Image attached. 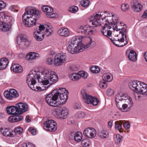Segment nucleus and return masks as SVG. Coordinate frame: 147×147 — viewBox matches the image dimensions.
Here are the masks:
<instances>
[{"label": "nucleus", "instance_id": "de8ad7c7", "mask_svg": "<svg viewBox=\"0 0 147 147\" xmlns=\"http://www.w3.org/2000/svg\"><path fill=\"white\" fill-rule=\"evenodd\" d=\"M23 131V129L20 127H18L15 128L14 132L17 134H20Z\"/></svg>", "mask_w": 147, "mask_h": 147}, {"label": "nucleus", "instance_id": "603ef678", "mask_svg": "<svg viewBox=\"0 0 147 147\" xmlns=\"http://www.w3.org/2000/svg\"><path fill=\"white\" fill-rule=\"evenodd\" d=\"M129 5L127 4H123L121 6V9L123 11H126L129 8Z\"/></svg>", "mask_w": 147, "mask_h": 147}, {"label": "nucleus", "instance_id": "338daca9", "mask_svg": "<svg viewBox=\"0 0 147 147\" xmlns=\"http://www.w3.org/2000/svg\"><path fill=\"white\" fill-rule=\"evenodd\" d=\"M144 56L145 60L147 62V52L144 53Z\"/></svg>", "mask_w": 147, "mask_h": 147}, {"label": "nucleus", "instance_id": "4468645a", "mask_svg": "<svg viewBox=\"0 0 147 147\" xmlns=\"http://www.w3.org/2000/svg\"><path fill=\"white\" fill-rule=\"evenodd\" d=\"M44 128L47 131H54L57 129V126L56 122L52 120L47 121L44 123Z\"/></svg>", "mask_w": 147, "mask_h": 147}, {"label": "nucleus", "instance_id": "e2e57ef3", "mask_svg": "<svg viewBox=\"0 0 147 147\" xmlns=\"http://www.w3.org/2000/svg\"><path fill=\"white\" fill-rule=\"evenodd\" d=\"M142 18H147V11H144L142 15Z\"/></svg>", "mask_w": 147, "mask_h": 147}, {"label": "nucleus", "instance_id": "4be33fe9", "mask_svg": "<svg viewBox=\"0 0 147 147\" xmlns=\"http://www.w3.org/2000/svg\"><path fill=\"white\" fill-rule=\"evenodd\" d=\"M40 56V54L38 53L30 52L26 55V59L29 61H32L36 59Z\"/></svg>", "mask_w": 147, "mask_h": 147}, {"label": "nucleus", "instance_id": "b1692460", "mask_svg": "<svg viewBox=\"0 0 147 147\" xmlns=\"http://www.w3.org/2000/svg\"><path fill=\"white\" fill-rule=\"evenodd\" d=\"M11 71L16 73H22L23 71V68L18 64H13L11 67Z\"/></svg>", "mask_w": 147, "mask_h": 147}, {"label": "nucleus", "instance_id": "7c9ffc66", "mask_svg": "<svg viewBox=\"0 0 147 147\" xmlns=\"http://www.w3.org/2000/svg\"><path fill=\"white\" fill-rule=\"evenodd\" d=\"M0 131L4 136L7 137H13V134L8 128H1L0 129Z\"/></svg>", "mask_w": 147, "mask_h": 147}, {"label": "nucleus", "instance_id": "864d4df0", "mask_svg": "<svg viewBox=\"0 0 147 147\" xmlns=\"http://www.w3.org/2000/svg\"><path fill=\"white\" fill-rule=\"evenodd\" d=\"M69 69L72 71H76L78 70V67L75 65H72L70 66Z\"/></svg>", "mask_w": 147, "mask_h": 147}, {"label": "nucleus", "instance_id": "f03ea898", "mask_svg": "<svg viewBox=\"0 0 147 147\" xmlns=\"http://www.w3.org/2000/svg\"><path fill=\"white\" fill-rule=\"evenodd\" d=\"M42 74L43 75L42 78H40L35 71L32 70L27 76V82L32 90L39 92L46 90L58 80V76L54 71L46 70Z\"/></svg>", "mask_w": 147, "mask_h": 147}, {"label": "nucleus", "instance_id": "c03bdc74", "mask_svg": "<svg viewBox=\"0 0 147 147\" xmlns=\"http://www.w3.org/2000/svg\"><path fill=\"white\" fill-rule=\"evenodd\" d=\"M4 95L5 97L8 99L9 100H12L13 98H14V97L10 94V92L8 91H5L4 92Z\"/></svg>", "mask_w": 147, "mask_h": 147}, {"label": "nucleus", "instance_id": "a19ab883", "mask_svg": "<svg viewBox=\"0 0 147 147\" xmlns=\"http://www.w3.org/2000/svg\"><path fill=\"white\" fill-rule=\"evenodd\" d=\"M122 139V136L119 134H117L114 137L115 142L117 144H119Z\"/></svg>", "mask_w": 147, "mask_h": 147}, {"label": "nucleus", "instance_id": "79ce46f5", "mask_svg": "<svg viewBox=\"0 0 147 147\" xmlns=\"http://www.w3.org/2000/svg\"><path fill=\"white\" fill-rule=\"evenodd\" d=\"M85 115L84 112L80 111L77 112L75 115V117L77 118H84Z\"/></svg>", "mask_w": 147, "mask_h": 147}, {"label": "nucleus", "instance_id": "a18cd8bd", "mask_svg": "<svg viewBox=\"0 0 147 147\" xmlns=\"http://www.w3.org/2000/svg\"><path fill=\"white\" fill-rule=\"evenodd\" d=\"M89 2V1L88 0H82L81 1L80 3L82 7H86L88 6Z\"/></svg>", "mask_w": 147, "mask_h": 147}, {"label": "nucleus", "instance_id": "72a5a7b5", "mask_svg": "<svg viewBox=\"0 0 147 147\" xmlns=\"http://www.w3.org/2000/svg\"><path fill=\"white\" fill-rule=\"evenodd\" d=\"M102 80L106 82H110L113 79L112 75L110 73L104 74L102 76Z\"/></svg>", "mask_w": 147, "mask_h": 147}, {"label": "nucleus", "instance_id": "0eeeda50", "mask_svg": "<svg viewBox=\"0 0 147 147\" xmlns=\"http://www.w3.org/2000/svg\"><path fill=\"white\" fill-rule=\"evenodd\" d=\"M80 93L83 101L86 103L95 106L97 105L99 102L97 98L88 94L85 90L82 89Z\"/></svg>", "mask_w": 147, "mask_h": 147}, {"label": "nucleus", "instance_id": "423d86ee", "mask_svg": "<svg viewBox=\"0 0 147 147\" xmlns=\"http://www.w3.org/2000/svg\"><path fill=\"white\" fill-rule=\"evenodd\" d=\"M12 19L11 17L6 15L4 12H0V30L3 32L9 31L11 28Z\"/></svg>", "mask_w": 147, "mask_h": 147}, {"label": "nucleus", "instance_id": "a878e982", "mask_svg": "<svg viewBox=\"0 0 147 147\" xmlns=\"http://www.w3.org/2000/svg\"><path fill=\"white\" fill-rule=\"evenodd\" d=\"M123 93H121L118 94L116 96L115 102L116 106L118 109H119V107L118 106L119 105V107H121L123 103Z\"/></svg>", "mask_w": 147, "mask_h": 147}, {"label": "nucleus", "instance_id": "f3484780", "mask_svg": "<svg viewBox=\"0 0 147 147\" xmlns=\"http://www.w3.org/2000/svg\"><path fill=\"white\" fill-rule=\"evenodd\" d=\"M39 30L36 31H40V32L44 33L47 36H49L51 35L52 32L51 29L52 27L49 26L45 25V26L41 25L40 24H38Z\"/></svg>", "mask_w": 147, "mask_h": 147}, {"label": "nucleus", "instance_id": "1a4fd4ad", "mask_svg": "<svg viewBox=\"0 0 147 147\" xmlns=\"http://www.w3.org/2000/svg\"><path fill=\"white\" fill-rule=\"evenodd\" d=\"M68 91L64 88H60L55 92L58 100L60 102V105L64 104L67 100Z\"/></svg>", "mask_w": 147, "mask_h": 147}, {"label": "nucleus", "instance_id": "4c0bfd02", "mask_svg": "<svg viewBox=\"0 0 147 147\" xmlns=\"http://www.w3.org/2000/svg\"><path fill=\"white\" fill-rule=\"evenodd\" d=\"M119 107V109L121 111L123 112H126L128 111L130 107H129L128 105L126 103L122 104L121 107L119 105L118 106Z\"/></svg>", "mask_w": 147, "mask_h": 147}, {"label": "nucleus", "instance_id": "f8f14e48", "mask_svg": "<svg viewBox=\"0 0 147 147\" xmlns=\"http://www.w3.org/2000/svg\"><path fill=\"white\" fill-rule=\"evenodd\" d=\"M17 43L20 48H24L28 47L30 42L23 35L19 36L17 38Z\"/></svg>", "mask_w": 147, "mask_h": 147}, {"label": "nucleus", "instance_id": "4d7b16f0", "mask_svg": "<svg viewBox=\"0 0 147 147\" xmlns=\"http://www.w3.org/2000/svg\"><path fill=\"white\" fill-rule=\"evenodd\" d=\"M113 90L111 89H109L107 91L106 93L107 96H111L114 93Z\"/></svg>", "mask_w": 147, "mask_h": 147}, {"label": "nucleus", "instance_id": "774afa93", "mask_svg": "<svg viewBox=\"0 0 147 147\" xmlns=\"http://www.w3.org/2000/svg\"><path fill=\"white\" fill-rule=\"evenodd\" d=\"M54 52L53 51H51L49 53V54L50 55H53L54 54Z\"/></svg>", "mask_w": 147, "mask_h": 147}, {"label": "nucleus", "instance_id": "c85d7f7f", "mask_svg": "<svg viewBox=\"0 0 147 147\" xmlns=\"http://www.w3.org/2000/svg\"><path fill=\"white\" fill-rule=\"evenodd\" d=\"M129 53L128 57L129 59L132 61H135L137 59V56L136 52L132 50L128 51L127 53Z\"/></svg>", "mask_w": 147, "mask_h": 147}, {"label": "nucleus", "instance_id": "680f3d73", "mask_svg": "<svg viewBox=\"0 0 147 147\" xmlns=\"http://www.w3.org/2000/svg\"><path fill=\"white\" fill-rule=\"evenodd\" d=\"M142 34L143 36L147 37V27H145L143 28Z\"/></svg>", "mask_w": 147, "mask_h": 147}, {"label": "nucleus", "instance_id": "58836bf2", "mask_svg": "<svg viewBox=\"0 0 147 147\" xmlns=\"http://www.w3.org/2000/svg\"><path fill=\"white\" fill-rule=\"evenodd\" d=\"M78 74L80 76V79L81 78H82L84 79H86L87 78L88 76V74L86 72L83 71H78Z\"/></svg>", "mask_w": 147, "mask_h": 147}, {"label": "nucleus", "instance_id": "bf43d9fd", "mask_svg": "<svg viewBox=\"0 0 147 147\" xmlns=\"http://www.w3.org/2000/svg\"><path fill=\"white\" fill-rule=\"evenodd\" d=\"M6 6V4L4 2L0 1V11L2 9L5 8Z\"/></svg>", "mask_w": 147, "mask_h": 147}, {"label": "nucleus", "instance_id": "8fccbe9b", "mask_svg": "<svg viewBox=\"0 0 147 147\" xmlns=\"http://www.w3.org/2000/svg\"><path fill=\"white\" fill-rule=\"evenodd\" d=\"M107 82L102 80L99 83V84L101 88H106L107 86Z\"/></svg>", "mask_w": 147, "mask_h": 147}, {"label": "nucleus", "instance_id": "aec40b11", "mask_svg": "<svg viewBox=\"0 0 147 147\" xmlns=\"http://www.w3.org/2000/svg\"><path fill=\"white\" fill-rule=\"evenodd\" d=\"M132 9L134 12H138L143 9L142 5L138 0H133L131 2Z\"/></svg>", "mask_w": 147, "mask_h": 147}, {"label": "nucleus", "instance_id": "09e8293b", "mask_svg": "<svg viewBox=\"0 0 147 147\" xmlns=\"http://www.w3.org/2000/svg\"><path fill=\"white\" fill-rule=\"evenodd\" d=\"M90 142L89 140L88 139H85L82 140L81 141V144L82 145L85 147L89 146Z\"/></svg>", "mask_w": 147, "mask_h": 147}, {"label": "nucleus", "instance_id": "13d9d810", "mask_svg": "<svg viewBox=\"0 0 147 147\" xmlns=\"http://www.w3.org/2000/svg\"><path fill=\"white\" fill-rule=\"evenodd\" d=\"M29 131L33 135H35L36 134V130L32 127H30L29 128Z\"/></svg>", "mask_w": 147, "mask_h": 147}, {"label": "nucleus", "instance_id": "2f4dec72", "mask_svg": "<svg viewBox=\"0 0 147 147\" xmlns=\"http://www.w3.org/2000/svg\"><path fill=\"white\" fill-rule=\"evenodd\" d=\"M16 105L8 107L7 108V111L9 114L15 115L18 114V111L17 109Z\"/></svg>", "mask_w": 147, "mask_h": 147}, {"label": "nucleus", "instance_id": "ea45409f", "mask_svg": "<svg viewBox=\"0 0 147 147\" xmlns=\"http://www.w3.org/2000/svg\"><path fill=\"white\" fill-rule=\"evenodd\" d=\"M91 71L94 74H97L100 71L99 67L97 66H93L90 68Z\"/></svg>", "mask_w": 147, "mask_h": 147}, {"label": "nucleus", "instance_id": "473e14b6", "mask_svg": "<svg viewBox=\"0 0 147 147\" xmlns=\"http://www.w3.org/2000/svg\"><path fill=\"white\" fill-rule=\"evenodd\" d=\"M98 135L99 137L102 139L107 138L109 136L108 131L105 129H101L99 131Z\"/></svg>", "mask_w": 147, "mask_h": 147}, {"label": "nucleus", "instance_id": "20e7f679", "mask_svg": "<svg viewBox=\"0 0 147 147\" xmlns=\"http://www.w3.org/2000/svg\"><path fill=\"white\" fill-rule=\"evenodd\" d=\"M129 88L138 94L146 95L147 84L140 81L135 80L131 81L129 84Z\"/></svg>", "mask_w": 147, "mask_h": 147}, {"label": "nucleus", "instance_id": "cd10ccee", "mask_svg": "<svg viewBox=\"0 0 147 147\" xmlns=\"http://www.w3.org/2000/svg\"><path fill=\"white\" fill-rule=\"evenodd\" d=\"M24 117L21 115H17L10 116L8 120L11 122H16L22 120Z\"/></svg>", "mask_w": 147, "mask_h": 147}, {"label": "nucleus", "instance_id": "393cba45", "mask_svg": "<svg viewBox=\"0 0 147 147\" xmlns=\"http://www.w3.org/2000/svg\"><path fill=\"white\" fill-rule=\"evenodd\" d=\"M9 60L6 58L3 57L0 59V70H3L8 65Z\"/></svg>", "mask_w": 147, "mask_h": 147}, {"label": "nucleus", "instance_id": "6ab92c4d", "mask_svg": "<svg viewBox=\"0 0 147 147\" xmlns=\"http://www.w3.org/2000/svg\"><path fill=\"white\" fill-rule=\"evenodd\" d=\"M82 37L81 36H75L73 37L72 38L71 42L77 47H79V48L82 47V51L84 49V45L82 43Z\"/></svg>", "mask_w": 147, "mask_h": 147}, {"label": "nucleus", "instance_id": "6e6d98bb", "mask_svg": "<svg viewBox=\"0 0 147 147\" xmlns=\"http://www.w3.org/2000/svg\"><path fill=\"white\" fill-rule=\"evenodd\" d=\"M46 63L48 65H52L53 63V58L52 57L47 58L46 60Z\"/></svg>", "mask_w": 147, "mask_h": 147}, {"label": "nucleus", "instance_id": "f257e3e1", "mask_svg": "<svg viewBox=\"0 0 147 147\" xmlns=\"http://www.w3.org/2000/svg\"><path fill=\"white\" fill-rule=\"evenodd\" d=\"M111 21L109 22V26L105 24L101 31L102 34L110 38L115 45L122 47L127 44L128 40L127 39V30L126 28H119L121 23L117 17L112 13Z\"/></svg>", "mask_w": 147, "mask_h": 147}, {"label": "nucleus", "instance_id": "dca6fc26", "mask_svg": "<svg viewBox=\"0 0 147 147\" xmlns=\"http://www.w3.org/2000/svg\"><path fill=\"white\" fill-rule=\"evenodd\" d=\"M42 10L45 12L47 17L50 18H54L57 16L56 14L53 12V8L47 5H44L42 7Z\"/></svg>", "mask_w": 147, "mask_h": 147}, {"label": "nucleus", "instance_id": "6e6552de", "mask_svg": "<svg viewBox=\"0 0 147 147\" xmlns=\"http://www.w3.org/2000/svg\"><path fill=\"white\" fill-rule=\"evenodd\" d=\"M56 90H54L51 94L47 96L45 98L46 102L48 105L52 107H57L60 105V102L58 100L55 94Z\"/></svg>", "mask_w": 147, "mask_h": 147}, {"label": "nucleus", "instance_id": "9b49d317", "mask_svg": "<svg viewBox=\"0 0 147 147\" xmlns=\"http://www.w3.org/2000/svg\"><path fill=\"white\" fill-rule=\"evenodd\" d=\"M66 59V57L64 54L58 53L55 57L54 64L55 66L61 65L65 63Z\"/></svg>", "mask_w": 147, "mask_h": 147}, {"label": "nucleus", "instance_id": "e433bc0d", "mask_svg": "<svg viewBox=\"0 0 147 147\" xmlns=\"http://www.w3.org/2000/svg\"><path fill=\"white\" fill-rule=\"evenodd\" d=\"M82 134L81 132H77L74 135V140L77 142H80L82 139Z\"/></svg>", "mask_w": 147, "mask_h": 147}, {"label": "nucleus", "instance_id": "bb28decb", "mask_svg": "<svg viewBox=\"0 0 147 147\" xmlns=\"http://www.w3.org/2000/svg\"><path fill=\"white\" fill-rule=\"evenodd\" d=\"M45 34L40 31H35L34 32V36L36 40L38 41H42L44 38Z\"/></svg>", "mask_w": 147, "mask_h": 147}, {"label": "nucleus", "instance_id": "c756f323", "mask_svg": "<svg viewBox=\"0 0 147 147\" xmlns=\"http://www.w3.org/2000/svg\"><path fill=\"white\" fill-rule=\"evenodd\" d=\"M58 34L61 36L67 37L69 34V32L68 29L65 28H62L58 31Z\"/></svg>", "mask_w": 147, "mask_h": 147}, {"label": "nucleus", "instance_id": "5701e85b", "mask_svg": "<svg viewBox=\"0 0 147 147\" xmlns=\"http://www.w3.org/2000/svg\"><path fill=\"white\" fill-rule=\"evenodd\" d=\"M123 102H125L129 107H131L133 105V102L132 98L125 93H123Z\"/></svg>", "mask_w": 147, "mask_h": 147}, {"label": "nucleus", "instance_id": "37998d69", "mask_svg": "<svg viewBox=\"0 0 147 147\" xmlns=\"http://www.w3.org/2000/svg\"><path fill=\"white\" fill-rule=\"evenodd\" d=\"M10 94L14 97V98L18 97L19 95L17 91L13 89H11L9 90Z\"/></svg>", "mask_w": 147, "mask_h": 147}, {"label": "nucleus", "instance_id": "0e129e2a", "mask_svg": "<svg viewBox=\"0 0 147 147\" xmlns=\"http://www.w3.org/2000/svg\"><path fill=\"white\" fill-rule=\"evenodd\" d=\"M113 126V121L111 120L108 122V127L109 128H111Z\"/></svg>", "mask_w": 147, "mask_h": 147}, {"label": "nucleus", "instance_id": "39448f33", "mask_svg": "<svg viewBox=\"0 0 147 147\" xmlns=\"http://www.w3.org/2000/svg\"><path fill=\"white\" fill-rule=\"evenodd\" d=\"M112 16H106L102 12H98L95 15L92 16L90 18L89 21L95 27L100 25L101 23H103L104 22L109 23L111 21Z\"/></svg>", "mask_w": 147, "mask_h": 147}, {"label": "nucleus", "instance_id": "c9c22d12", "mask_svg": "<svg viewBox=\"0 0 147 147\" xmlns=\"http://www.w3.org/2000/svg\"><path fill=\"white\" fill-rule=\"evenodd\" d=\"M88 42L85 45H84V49L85 48H88L93 46L95 45V42L93 41L91 37H89L87 38Z\"/></svg>", "mask_w": 147, "mask_h": 147}, {"label": "nucleus", "instance_id": "a211bd4d", "mask_svg": "<svg viewBox=\"0 0 147 147\" xmlns=\"http://www.w3.org/2000/svg\"><path fill=\"white\" fill-rule=\"evenodd\" d=\"M83 134L85 137L92 139L96 136V131L93 128L88 127L84 129L83 131Z\"/></svg>", "mask_w": 147, "mask_h": 147}, {"label": "nucleus", "instance_id": "ddd939ff", "mask_svg": "<svg viewBox=\"0 0 147 147\" xmlns=\"http://www.w3.org/2000/svg\"><path fill=\"white\" fill-rule=\"evenodd\" d=\"M94 28L88 25H82L80 26L78 30L79 33L86 34H92L94 32Z\"/></svg>", "mask_w": 147, "mask_h": 147}, {"label": "nucleus", "instance_id": "3c124183", "mask_svg": "<svg viewBox=\"0 0 147 147\" xmlns=\"http://www.w3.org/2000/svg\"><path fill=\"white\" fill-rule=\"evenodd\" d=\"M78 7L76 6H72L69 8V11L72 13L77 12L78 10Z\"/></svg>", "mask_w": 147, "mask_h": 147}, {"label": "nucleus", "instance_id": "412c9836", "mask_svg": "<svg viewBox=\"0 0 147 147\" xmlns=\"http://www.w3.org/2000/svg\"><path fill=\"white\" fill-rule=\"evenodd\" d=\"M16 107L19 114H22L28 109V105L25 103L19 102L16 104Z\"/></svg>", "mask_w": 147, "mask_h": 147}, {"label": "nucleus", "instance_id": "49530a36", "mask_svg": "<svg viewBox=\"0 0 147 147\" xmlns=\"http://www.w3.org/2000/svg\"><path fill=\"white\" fill-rule=\"evenodd\" d=\"M115 127L116 129L119 130L120 132H122V131L121 130L122 126L120 122L116 121L115 122Z\"/></svg>", "mask_w": 147, "mask_h": 147}, {"label": "nucleus", "instance_id": "f704fd0d", "mask_svg": "<svg viewBox=\"0 0 147 147\" xmlns=\"http://www.w3.org/2000/svg\"><path fill=\"white\" fill-rule=\"evenodd\" d=\"M79 77L78 72L72 73L70 74L69 76V79L74 81H76L80 79Z\"/></svg>", "mask_w": 147, "mask_h": 147}, {"label": "nucleus", "instance_id": "69168bd1", "mask_svg": "<svg viewBox=\"0 0 147 147\" xmlns=\"http://www.w3.org/2000/svg\"><path fill=\"white\" fill-rule=\"evenodd\" d=\"M30 117L28 116H27L26 117V121L28 123L30 122V119H29Z\"/></svg>", "mask_w": 147, "mask_h": 147}, {"label": "nucleus", "instance_id": "052dcab7", "mask_svg": "<svg viewBox=\"0 0 147 147\" xmlns=\"http://www.w3.org/2000/svg\"><path fill=\"white\" fill-rule=\"evenodd\" d=\"M123 125L124 127L126 129H129L130 127V124L128 122H125L123 124Z\"/></svg>", "mask_w": 147, "mask_h": 147}, {"label": "nucleus", "instance_id": "7ed1b4c3", "mask_svg": "<svg viewBox=\"0 0 147 147\" xmlns=\"http://www.w3.org/2000/svg\"><path fill=\"white\" fill-rule=\"evenodd\" d=\"M22 15L23 22L26 27H32L36 24V21L40 17V13L35 8L28 7Z\"/></svg>", "mask_w": 147, "mask_h": 147}, {"label": "nucleus", "instance_id": "2eb2a0df", "mask_svg": "<svg viewBox=\"0 0 147 147\" xmlns=\"http://www.w3.org/2000/svg\"><path fill=\"white\" fill-rule=\"evenodd\" d=\"M79 48V47L76 46L71 41L68 42L67 46V51L70 53L74 54L82 51V47Z\"/></svg>", "mask_w": 147, "mask_h": 147}, {"label": "nucleus", "instance_id": "5fc2aeb1", "mask_svg": "<svg viewBox=\"0 0 147 147\" xmlns=\"http://www.w3.org/2000/svg\"><path fill=\"white\" fill-rule=\"evenodd\" d=\"M22 147H35L32 143L28 142L22 145Z\"/></svg>", "mask_w": 147, "mask_h": 147}, {"label": "nucleus", "instance_id": "9d476101", "mask_svg": "<svg viewBox=\"0 0 147 147\" xmlns=\"http://www.w3.org/2000/svg\"><path fill=\"white\" fill-rule=\"evenodd\" d=\"M53 115L55 117L59 119H65L68 115V110L66 107L55 109L52 111Z\"/></svg>", "mask_w": 147, "mask_h": 147}]
</instances>
